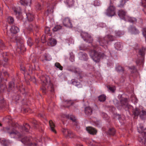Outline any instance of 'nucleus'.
<instances>
[{
	"label": "nucleus",
	"instance_id": "obj_9",
	"mask_svg": "<svg viewBox=\"0 0 146 146\" xmlns=\"http://www.w3.org/2000/svg\"><path fill=\"white\" fill-rule=\"evenodd\" d=\"M98 41L100 46L105 48H107L108 44V41L106 38V36L104 37H99L98 38Z\"/></svg>",
	"mask_w": 146,
	"mask_h": 146
},
{
	"label": "nucleus",
	"instance_id": "obj_38",
	"mask_svg": "<svg viewBox=\"0 0 146 146\" xmlns=\"http://www.w3.org/2000/svg\"><path fill=\"white\" fill-rule=\"evenodd\" d=\"M73 124L77 131H78L80 129V127L78 121H77L76 122L73 123Z\"/></svg>",
	"mask_w": 146,
	"mask_h": 146
},
{
	"label": "nucleus",
	"instance_id": "obj_59",
	"mask_svg": "<svg viewBox=\"0 0 146 146\" xmlns=\"http://www.w3.org/2000/svg\"><path fill=\"white\" fill-rule=\"evenodd\" d=\"M9 87L10 88L14 87V82H10L9 84Z\"/></svg>",
	"mask_w": 146,
	"mask_h": 146
},
{
	"label": "nucleus",
	"instance_id": "obj_31",
	"mask_svg": "<svg viewBox=\"0 0 146 146\" xmlns=\"http://www.w3.org/2000/svg\"><path fill=\"white\" fill-rule=\"evenodd\" d=\"M6 105V102L3 99L0 100V109L4 108Z\"/></svg>",
	"mask_w": 146,
	"mask_h": 146
},
{
	"label": "nucleus",
	"instance_id": "obj_63",
	"mask_svg": "<svg viewBox=\"0 0 146 146\" xmlns=\"http://www.w3.org/2000/svg\"><path fill=\"white\" fill-rule=\"evenodd\" d=\"M39 40L38 39H36L35 40V41L37 43H38L39 42Z\"/></svg>",
	"mask_w": 146,
	"mask_h": 146
},
{
	"label": "nucleus",
	"instance_id": "obj_40",
	"mask_svg": "<svg viewBox=\"0 0 146 146\" xmlns=\"http://www.w3.org/2000/svg\"><path fill=\"white\" fill-rule=\"evenodd\" d=\"M124 34V32L121 31H118L115 32V35L117 36L120 37Z\"/></svg>",
	"mask_w": 146,
	"mask_h": 146
},
{
	"label": "nucleus",
	"instance_id": "obj_18",
	"mask_svg": "<svg viewBox=\"0 0 146 146\" xmlns=\"http://www.w3.org/2000/svg\"><path fill=\"white\" fill-rule=\"evenodd\" d=\"M92 109L89 106L86 107L85 108V113L87 115H90L92 113Z\"/></svg>",
	"mask_w": 146,
	"mask_h": 146
},
{
	"label": "nucleus",
	"instance_id": "obj_8",
	"mask_svg": "<svg viewBox=\"0 0 146 146\" xmlns=\"http://www.w3.org/2000/svg\"><path fill=\"white\" fill-rule=\"evenodd\" d=\"M120 103L121 106L124 108L126 110H128L132 108V106L129 105L127 98H122L120 99Z\"/></svg>",
	"mask_w": 146,
	"mask_h": 146
},
{
	"label": "nucleus",
	"instance_id": "obj_20",
	"mask_svg": "<svg viewBox=\"0 0 146 146\" xmlns=\"http://www.w3.org/2000/svg\"><path fill=\"white\" fill-rule=\"evenodd\" d=\"M81 36H82V38L85 41H86V39L88 38H90V41H91L92 40V36H91L88 34V33H81Z\"/></svg>",
	"mask_w": 146,
	"mask_h": 146
},
{
	"label": "nucleus",
	"instance_id": "obj_6",
	"mask_svg": "<svg viewBox=\"0 0 146 146\" xmlns=\"http://www.w3.org/2000/svg\"><path fill=\"white\" fill-rule=\"evenodd\" d=\"M24 41L21 38H18L17 40V47L16 50L19 53L23 52L26 51L24 44Z\"/></svg>",
	"mask_w": 146,
	"mask_h": 146
},
{
	"label": "nucleus",
	"instance_id": "obj_30",
	"mask_svg": "<svg viewBox=\"0 0 146 146\" xmlns=\"http://www.w3.org/2000/svg\"><path fill=\"white\" fill-rule=\"evenodd\" d=\"M27 18L29 21H32L34 18L33 15L31 13H28L26 14Z\"/></svg>",
	"mask_w": 146,
	"mask_h": 146
},
{
	"label": "nucleus",
	"instance_id": "obj_50",
	"mask_svg": "<svg viewBox=\"0 0 146 146\" xmlns=\"http://www.w3.org/2000/svg\"><path fill=\"white\" fill-rule=\"evenodd\" d=\"M142 34L145 38V40L146 41V28H143L142 29Z\"/></svg>",
	"mask_w": 146,
	"mask_h": 146
},
{
	"label": "nucleus",
	"instance_id": "obj_15",
	"mask_svg": "<svg viewBox=\"0 0 146 146\" xmlns=\"http://www.w3.org/2000/svg\"><path fill=\"white\" fill-rule=\"evenodd\" d=\"M125 19V21H128L133 24H135L137 22V19L135 17H130L128 16H126Z\"/></svg>",
	"mask_w": 146,
	"mask_h": 146
},
{
	"label": "nucleus",
	"instance_id": "obj_26",
	"mask_svg": "<svg viewBox=\"0 0 146 146\" xmlns=\"http://www.w3.org/2000/svg\"><path fill=\"white\" fill-rule=\"evenodd\" d=\"M20 2L21 5L27 6L29 4H30L31 0H20Z\"/></svg>",
	"mask_w": 146,
	"mask_h": 146
},
{
	"label": "nucleus",
	"instance_id": "obj_5",
	"mask_svg": "<svg viewBox=\"0 0 146 146\" xmlns=\"http://www.w3.org/2000/svg\"><path fill=\"white\" fill-rule=\"evenodd\" d=\"M138 54L140 56V59L138 58L136 61V63L137 65L141 64L143 62L146 48L142 46L141 48H139Z\"/></svg>",
	"mask_w": 146,
	"mask_h": 146
},
{
	"label": "nucleus",
	"instance_id": "obj_62",
	"mask_svg": "<svg viewBox=\"0 0 146 146\" xmlns=\"http://www.w3.org/2000/svg\"><path fill=\"white\" fill-rule=\"evenodd\" d=\"M101 115L102 116H103L104 117H106L107 115L106 113L104 112H102L101 113Z\"/></svg>",
	"mask_w": 146,
	"mask_h": 146
},
{
	"label": "nucleus",
	"instance_id": "obj_44",
	"mask_svg": "<svg viewBox=\"0 0 146 146\" xmlns=\"http://www.w3.org/2000/svg\"><path fill=\"white\" fill-rule=\"evenodd\" d=\"M55 66L61 70H62L63 67L58 62H56L55 64Z\"/></svg>",
	"mask_w": 146,
	"mask_h": 146
},
{
	"label": "nucleus",
	"instance_id": "obj_42",
	"mask_svg": "<svg viewBox=\"0 0 146 146\" xmlns=\"http://www.w3.org/2000/svg\"><path fill=\"white\" fill-rule=\"evenodd\" d=\"M62 26L60 25H56L52 29L53 31H56L61 29Z\"/></svg>",
	"mask_w": 146,
	"mask_h": 146
},
{
	"label": "nucleus",
	"instance_id": "obj_19",
	"mask_svg": "<svg viewBox=\"0 0 146 146\" xmlns=\"http://www.w3.org/2000/svg\"><path fill=\"white\" fill-rule=\"evenodd\" d=\"M86 130L90 134L92 135H95L96 134L97 131L94 128L89 127L86 128Z\"/></svg>",
	"mask_w": 146,
	"mask_h": 146
},
{
	"label": "nucleus",
	"instance_id": "obj_34",
	"mask_svg": "<svg viewBox=\"0 0 146 146\" xmlns=\"http://www.w3.org/2000/svg\"><path fill=\"white\" fill-rule=\"evenodd\" d=\"M80 53L81 54L82 59L85 61L88 60V57L86 54L85 53H83L81 52H80Z\"/></svg>",
	"mask_w": 146,
	"mask_h": 146
},
{
	"label": "nucleus",
	"instance_id": "obj_22",
	"mask_svg": "<svg viewBox=\"0 0 146 146\" xmlns=\"http://www.w3.org/2000/svg\"><path fill=\"white\" fill-rule=\"evenodd\" d=\"M106 38H107L108 42H112L115 41L116 40V37L113 36L111 35H107L106 36Z\"/></svg>",
	"mask_w": 146,
	"mask_h": 146
},
{
	"label": "nucleus",
	"instance_id": "obj_1",
	"mask_svg": "<svg viewBox=\"0 0 146 146\" xmlns=\"http://www.w3.org/2000/svg\"><path fill=\"white\" fill-rule=\"evenodd\" d=\"M30 127V126L27 123H25V125H24L23 126H20L19 128L21 132L23 133L22 134L16 130L15 128L13 127H6L5 128V129L11 137L12 136L13 137L17 136L19 138H21L23 136V133L29 132Z\"/></svg>",
	"mask_w": 146,
	"mask_h": 146
},
{
	"label": "nucleus",
	"instance_id": "obj_53",
	"mask_svg": "<svg viewBox=\"0 0 146 146\" xmlns=\"http://www.w3.org/2000/svg\"><path fill=\"white\" fill-rule=\"evenodd\" d=\"M100 4V2L98 0H96L94 1V5L95 6H98Z\"/></svg>",
	"mask_w": 146,
	"mask_h": 146
},
{
	"label": "nucleus",
	"instance_id": "obj_36",
	"mask_svg": "<svg viewBox=\"0 0 146 146\" xmlns=\"http://www.w3.org/2000/svg\"><path fill=\"white\" fill-rule=\"evenodd\" d=\"M116 71L118 72H124V68L120 66H117L115 68Z\"/></svg>",
	"mask_w": 146,
	"mask_h": 146
},
{
	"label": "nucleus",
	"instance_id": "obj_51",
	"mask_svg": "<svg viewBox=\"0 0 146 146\" xmlns=\"http://www.w3.org/2000/svg\"><path fill=\"white\" fill-rule=\"evenodd\" d=\"M44 32L46 34H50V28L48 27H45V28Z\"/></svg>",
	"mask_w": 146,
	"mask_h": 146
},
{
	"label": "nucleus",
	"instance_id": "obj_41",
	"mask_svg": "<svg viewBox=\"0 0 146 146\" xmlns=\"http://www.w3.org/2000/svg\"><path fill=\"white\" fill-rule=\"evenodd\" d=\"M33 41L31 38H29L27 41V44L28 45L30 46H31L33 44Z\"/></svg>",
	"mask_w": 146,
	"mask_h": 146
},
{
	"label": "nucleus",
	"instance_id": "obj_54",
	"mask_svg": "<svg viewBox=\"0 0 146 146\" xmlns=\"http://www.w3.org/2000/svg\"><path fill=\"white\" fill-rule=\"evenodd\" d=\"M36 9L38 10H40L41 9V5L39 3H38L36 5Z\"/></svg>",
	"mask_w": 146,
	"mask_h": 146
},
{
	"label": "nucleus",
	"instance_id": "obj_43",
	"mask_svg": "<svg viewBox=\"0 0 146 146\" xmlns=\"http://www.w3.org/2000/svg\"><path fill=\"white\" fill-rule=\"evenodd\" d=\"M6 122L10 123L12 121L11 117L10 116L8 115L6 116L3 119Z\"/></svg>",
	"mask_w": 146,
	"mask_h": 146
},
{
	"label": "nucleus",
	"instance_id": "obj_37",
	"mask_svg": "<svg viewBox=\"0 0 146 146\" xmlns=\"http://www.w3.org/2000/svg\"><path fill=\"white\" fill-rule=\"evenodd\" d=\"M35 128H38L39 126V123L35 119H33L32 122Z\"/></svg>",
	"mask_w": 146,
	"mask_h": 146
},
{
	"label": "nucleus",
	"instance_id": "obj_46",
	"mask_svg": "<svg viewBox=\"0 0 146 146\" xmlns=\"http://www.w3.org/2000/svg\"><path fill=\"white\" fill-rule=\"evenodd\" d=\"M7 21L9 24H13L14 22L13 18L11 17H9L7 18Z\"/></svg>",
	"mask_w": 146,
	"mask_h": 146
},
{
	"label": "nucleus",
	"instance_id": "obj_16",
	"mask_svg": "<svg viewBox=\"0 0 146 146\" xmlns=\"http://www.w3.org/2000/svg\"><path fill=\"white\" fill-rule=\"evenodd\" d=\"M126 12L123 10H120L118 11V15L121 19L125 20V18H126V16H127V15H126Z\"/></svg>",
	"mask_w": 146,
	"mask_h": 146
},
{
	"label": "nucleus",
	"instance_id": "obj_47",
	"mask_svg": "<svg viewBox=\"0 0 146 146\" xmlns=\"http://www.w3.org/2000/svg\"><path fill=\"white\" fill-rule=\"evenodd\" d=\"M44 56L45 60L49 61L51 59V56L48 54L45 53L44 55Z\"/></svg>",
	"mask_w": 146,
	"mask_h": 146
},
{
	"label": "nucleus",
	"instance_id": "obj_60",
	"mask_svg": "<svg viewBox=\"0 0 146 146\" xmlns=\"http://www.w3.org/2000/svg\"><path fill=\"white\" fill-rule=\"evenodd\" d=\"M131 69H132L133 70V72H135L137 71V69L135 68V67L134 66H133L131 68Z\"/></svg>",
	"mask_w": 146,
	"mask_h": 146
},
{
	"label": "nucleus",
	"instance_id": "obj_7",
	"mask_svg": "<svg viewBox=\"0 0 146 146\" xmlns=\"http://www.w3.org/2000/svg\"><path fill=\"white\" fill-rule=\"evenodd\" d=\"M113 2L110 0V6L106 12V14L109 16H113L115 14V8L113 5Z\"/></svg>",
	"mask_w": 146,
	"mask_h": 146
},
{
	"label": "nucleus",
	"instance_id": "obj_29",
	"mask_svg": "<svg viewBox=\"0 0 146 146\" xmlns=\"http://www.w3.org/2000/svg\"><path fill=\"white\" fill-rule=\"evenodd\" d=\"M140 111L141 110L139 109L136 108L133 110V114L135 117L137 116L139 114Z\"/></svg>",
	"mask_w": 146,
	"mask_h": 146
},
{
	"label": "nucleus",
	"instance_id": "obj_61",
	"mask_svg": "<svg viewBox=\"0 0 146 146\" xmlns=\"http://www.w3.org/2000/svg\"><path fill=\"white\" fill-rule=\"evenodd\" d=\"M4 45L2 42H0V48H3L4 47Z\"/></svg>",
	"mask_w": 146,
	"mask_h": 146
},
{
	"label": "nucleus",
	"instance_id": "obj_64",
	"mask_svg": "<svg viewBox=\"0 0 146 146\" xmlns=\"http://www.w3.org/2000/svg\"><path fill=\"white\" fill-rule=\"evenodd\" d=\"M76 146H83V145L81 144H77Z\"/></svg>",
	"mask_w": 146,
	"mask_h": 146
},
{
	"label": "nucleus",
	"instance_id": "obj_49",
	"mask_svg": "<svg viewBox=\"0 0 146 146\" xmlns=\"http://www.w3.org/2000/svg\"><path fill=\"white\" fill-rule=\"evenodd\" d=\"M70 60L72 62H73L74 61V55L72 52L70 53Z\"/></svg>",
	"mask_w": 146,
	"mask_h": 146
},
{
	"label": "nucleus",
	"instance_id": "obj_39",
	"mask_svg": "<svg viewBox=\"0 0 146 146\" xmlns=\"http://www.w3.org/2000/svg\"><path fill=\"white\" fill-rule=\"evenodd\" d=\"M106 96L104 95H102L98 97L99 100L102 102L105 101L106 100Z\"/></svg>",
	"mask_w": 146,
	"mask_h": 146
},
{
	"label": "nucleus",
	"instance_id": "obj_3",
	"mask_svg": "<svg viewBox=\"0 0 146 146\" xmlns=\"http://www.w3.org/2000/svg\"><path fill=\"white\" fill-rule=\"evenodd\" d=\"M92 46L94 48V49L90 50V56L94 62L96 63H98L101 59L103 58L106 55L104 53L99 52L96 50L98 47V45L93 44Z\"/></svg>",
	"mask_w": 146,
	"mask_h": 146
},
{
	"label": "nucleus",
	"instance_id": "obj_45",
	"mask_svg": "<svg viewBox=\"0 0 146 146\" xmlns=\"http://www.w3.org/2000/svg\"><path fill=\"white\" fill-rule=\"evenodd\" d=\"M65 103L68 105L65 107H69L71 105H73L74 103L71 100L66 101L65 102Z\"/></svg>",
	"mask_w": 146,
	"mask_h": 146
},
{
	"label": "nucleus",
	"instance_id": "obj_4",
	"mask_svg": "<svg viewBox=\"0 0 146 146\" xmlns=\"http://www.w3.org/2000/svg\"><path fill=\"white\" fill-rule=\"evenodd\" d=\"M143 129V127L138 128L137 129L139 133H141L139 136L138 139L142 145L145 144L146 139V129L144 130Z\"/></svg>",
	"mask_w": 146,
	"mask_h": 146
},
{
	"label": "nucleus",
	"instance_id": "obj_56",
	"mask_svg": "<svg viewBox=\"0 0 146 146\" xmlns=\"http://www.w3.org/2000/svg\"><path fill=\"white\" fill-rule=\"evenodd\" d=\"M100 27L102 28H104L106 27V24L103 23H100L99 25Z\"/></svg>",
	"mask_w": 146,
	"mask_h": 146
},
{
	"label": "nucleus",
	"instance_id": "obj_11",
	"mask_svg": "<svg viewBox=\"0 0 146 146\" xmlns=\"http://www.w3.org/2000/svg\"><path fill=\"white\" fill-rule=\"evenodd\" d=\"M21 142L27 146H37L36 143L33 144L31 142V138L25 137L21 140Z\"/></svg>",
	"mask_w": 146,
	"mask_h": 146
},
{
	"label": "nucleus",
	"instance_id": "obj_13",
	"mask_svg": "<svg viewBox=\"0 0 146 146\" xmlns=\"http://www.w3.org/2000/svg\"><path fill=\"white\" fill-rule=\"evenodd\" d=\"M38 28L39 27L37 26H35V24L33 25L31 23H30L27 28L28 31L30 32H32L33 31V30L34 29L36 32H38Z\"/></svg>",
	"mask_w": 146,
	"mask_h": 146
},
{
	"label": "nucleus",
	"instance_id": "obj_48",
	"mask_svg": "<svg viewBox=\"0 0 146 146\" xmlns=\"http://www.w3.org/2000/svg\"><path fill=\"white\" fill-rule=\"evenodd\" d=\"M107 88L112 92H113L115 90V88L114 86H110L108 85L107 86Z\"/></svg>",
	"mask_w": 146,
	"mask_h": 146
},
{
	"label": "nucleus",
	"instance_id": "obj_24",
	"mask_svg": "<svg viewBox=\"0 0 146 146\" xmlns=\"http://www.w3.org/2000/svg\"><path fill=\"white\" fill-rule=\"evenodd\" d=\"M10 30L11 33L14 34H16L19 32V30L17 27L15 26H13L11 28Z\"/></svg>",
	"mask_w": 146,
	"mask_h": 146
},
{
	"label": "nucleus",
	"instance_id": "obj_33",
	"mask_svg": "<svg viewBox=\"0 0 146 146\" xmlns=\"http://www.w3.org/2000/svg\"><path fill=\"white\" fill-rule=\"evenodd\" d=\"M74 0H66V4L70 7L74 5Z\"/></svg>",
	"mask_w": 146,
	"mask_h": 146
},
{
	"label": "nucleus",
	"instance_id": "obj_58",
	"mask_svg": "<svg viewBox=\"0 0 146 146\" xmlns=\"http://www.w3.org/2000/svg\"><path fill=\"white\" fill-rule=\"evenodd\" d=\"M92 40L91 41H90V38H89L88 37L86 38V42H88V43H92L93 41V39L92 38Z\"/></svg>",
	"mask_w": 146,
	"mask_h": 146
},
{
	"label": "nucleus",
	"instance_id": "obj_14",
	"mask_svg": "<svg viewBox=\"0 0 146 146\" xmlns=\"http://www.w3.org/2000/svg\"><path fill=\"white\" fill-rule=\"evenodd\" d=\"M57 43L56 40L52 38H49L47 42V45L50 46H55Z\"/></svg>",
	"mask_w": 146,
	"mask_h": 146
},
{
	"label": "nucleus",
	"instance_id": "obj_35",
	"mask_svg": "<svg viewBox=\"0 0 146 146\" xmlns=\"http://www.w3.org/2000/svg\"><path fill=\"white\" fill-rule=\"evenodd\" d=\"M115 131L113 128H110L108 131V133L110 135H113L115 134Z\"/></svg>",
	"mask_w": 146,
	"mask_h": 146
},
{
	"label": "nucleus",
	"instance_id": "obj_2",
	"mask_svg": "<svg viewBox=\"0 0 146 146\" xmlns=\"http://www.w3.org/2000/svg\"><path fill=\"white\" fill-rule=\"evenodd\" d=\"M40 79L42 83V86L40 88V91L43 94H45L48 91H50L52 94L54 92V89L52 84L50 82L49 78L44 76L40 77Z\"/></svg>",
	"mask_w": 146,
	"mask_h": 146
},
{
	"label": "nucleus",
	"instance_id": "obj_10",
	"mask_svg": "<svg viewBox=\"0 0 146 146\" xmlns=\"http://www.w3.org/2000/svg\"><path fill=\"white\" fill-rule=\"evenodd\" d=\"M62 131L63 135L66 138H72L75 136V134L71 130L68 129H63Z\"/></svg>",
	"mask_w": 146,
	"mask_h": 146
},
{
	"label": "nucleus",
	"instance_id": "obj_55",
	"mask_svg": "<svg viewBox=\"0 0 146 146\" xmlns=\"http://www.w3.org/2000/svg\"><path fill=\"white\" fill-rule=\"evenodd\" d=\"M70 119L73 121V123L77 121L76 118L75 117L71 116L70 117Z\"/></svg>",
	"mask_w": 146,
	"mask_h": 146
},
{
	"label": "nucleus",
	"instance_id": "obj_21",
	"mask_svg": "<svg viewBox=\"0 0 146 146\" xmlns=\"http://www.w3.org/2000/svg\"><path fill=\"white\" fill-rule=\"evenodd\" d=\"M114 46L115 48L118 50H121L123 47L122 43L119 42L115 43L114 44Z\"/></svg>",
	"mask_w": 146,
	"mask_h": 146
},
{
	"label": "nucleus",
	"instance_id": "obj_32",
	"mask_svg": "<svg viewBox=\"0 0 146 146\" xmlns=\"http://www.w3.org/2000/svg\"><path fill=\"white\" fill-rule=\"evenodd\" d=\"M139 115L141 119H144L146 118V112L145 111L141 110Z\"/></svg>",
	"mask_w": 146,
	"mask_h": 146
},
{
	"label": "nucleus",
	"instance_id": "obj_28",
	"mask_svg": "<svg viewBox=\"0 0 146 146\" xmlns=\"http://www.w3.org/2000/svg\"><path fill=\"white\" fill-rule=\"evenodd\" d=\"M12 10L14 13V14L17 17L21 15V11L18 8L16 7H13L12 8Z\"/></svg>",
	"mask_w": 146,
	"mask_h": 146
},
{
	"label": "nucleus",
	"instance_id": "obj_17",
	"mask_svg": "<svg viewBox=\"0 0 146 146\" xmlns=\"http://www.w3.org/2000/svg\"><path fill=\"white\" fill-rule=\"evenodd\" d=\"M129 30L132 33L135 35L138 34L139 33L138 29L133 26H131L130 27Z\"/></svg>",
	"mask_w": 146,
	"mask_h": 146
},
{
	"label": "nucleus",
	"instance_id": "obj_25",
	"mask_svg": "<svg viewBox=\"0 0 146 146\" xmlns=\"http://www.w3.org/2000/svg\"><path fill=\"white\" fill-rule=\"evenodd\" d=\"M72 84L78 88H80L82 87V85L79 82L76 81L75 79L72 80Z\"/></svg>",
	"mask_w": 146,
	"mask_h": 146
},
{
	"label": "nucleus",
	"instance_id": "obj_23",
	"mask_svg": "<svg viewBox=\"0 0 146 146\" xmlns=\"http://www.w3.org/2000/svg\"><path fill=\"white\" fill-rule=\"evenodd\" d=\"M129 1V0H120L117 7L121 8H123L125 3Z\"/></svg>",
	"mask_w": 146,
	"mask_h": 146
},
{
	"label": "nucleus",
	"instance_id": "obj_12",
	"mask_svg": "<svg viewBox=\"0 0 146 146\" xmlns=\"http://www.w3.org/2000/svg\"><path fill=\"white\" fill-rule=\"evenodd\" d=\"M63 25L66 27H72V25L70 19L68 17L65 18L63 21Z\"/></svg>",
	"mask_w": 146,
	"mask_h": 146
},
{
	"label": "nucleus",
	"instance_id": "obj_52",
	"mask_svg": "<svg viewBox=\"0 0 146 146\" xmlns=\"http://www.w3.org/2000/svg\"><path fill=\"white\" fill-rule=\"evenodd\" d=\"M46 36L45 35H43L41 38V40L43 43H44L46 41Z\"/></svg>",
	"mask_w": 146,
	"mask_h": 146
},
{
	"label": "nucleus",
	"instance_id": "obj_27",
	"mask_svg": "<svg viewBox=\"0 0 146 146\" xmlns=\"http://www.w3.org/2000/svg\"><path fill=\"white\" fill-rule=\"evenodd\" d=\"M50 126L51 130L55 133H56V131L54 129L55 125L52 120H50L49 121Z\"/></svg>",
	"mask_w": 146,
	"mask_h": 146
},
{
	"label": "nucleus",
	"instance_id": "obj_57",
	"mask_svg": "<svg viewBox=\"0 0 146 146\" xmlns=\"http://www.w3.org/2000/svg\"><path fill=\"white\" fill-rule=\"evenodd\" d=\"M92 40L91 41H90V38H89L88 37L86 38V42H88V43H92L93 41V39L92 38Z\"/></svg>",
	"mask_w": 146,
	"mask_h": 146
}]
</instances>
